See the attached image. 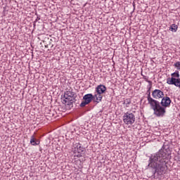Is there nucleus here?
Listing matches in <instances>:
<instances>
[{
    "mask_svg": "<svg viewBox=\"0 0 180 180\" xmlns=\"http://www.w3.org/2000/svg\"><path fill=\"white\" fill-rule=\"evenodd\" d=\"M169 160V153L165 150H160L154 156L150 158L148 167L154 168L158 175H164L168 169L167 164Z\"/></svg>",
    "mask_w": 180,
    "mask_h": 180,
    "instance_id": "f257e3e1",
    "label": "nucleus"
},
{
    "mask_svg": "<svg viewBox=\"0 0 180 180\" xmlns=\"http://www.w3.org/2000/svg\"><path fill=\"white\" fill-rule=\"evenodd\" d=\"M171 98L168 96H163L161 102L153 98L150 94L148 97V103L153 110V114L157 117H164L167 113V108L171 106Z\"/></svg>",
    "mask_w": 180,
    "mask_h": 180,
    "instance_id": "f03ea898",
    "label": "nucleus"
},
{
    "mask_svg": "<svg viewBox=\"0 0 180 180\" xmlns=\"http://www.w3.org/2000/svg\"><path fill=\"white\" fill-rule=\"evenodd\" d=\"M64 98L65 100L63 101V102H65V105L71 106L74 101H75V92H74L72 88H69L66 89L64 94Z\"/></svg>",
    "mask_w": 180,
    "mask_h": 180,
    "instance_id": "7ed1b4c3",
    "label": "nucleus"
},
{
    "mask_svg": "<svg viewBox=\"0 0 180 180\" xmlns=\"http://www.w3.org/2000/svg\"><path fill=\"white\" fill-rule=\"evenodd\" d=\"M172 78L167 79V84L169 85H174L175 86H180V79H179V72L176 71L172 75Z\"/></svg>",
    "mask_w": 180,
    "mask_h": 180,
    "instance_id": "20e7f679",
    "label": "nucleus"
},
{
    "mask_svg": "<svg viewBox=\"0 0 180 180\" xmlns=\"http://www.w3.org/2000/svg\"><path fill=\"white\" fill-rule=\"evenodd\" d=\"M123 122L125 124H133L136 122V116L131 112H126L123 115Z\"/></svg>",
    "mask_w": 180,
    "mask_h": 180,
    "instance_id": "39448f33",
    "label": "nucleus"
},
{
    "mask_svg": "<svg viewBox=\"0 0 180 180\" xmlns=\"http://www.w3.org/2000/svg\"><path fill=\"white\" fill-rule=\"evenodd\" d=\"M83 100L84 101L80 104L82 108L86 106V105H89V103L94 101V95H92V94H86L84 96Z\"/></svg>",
    "mask_w": 180,
    "mask_h": 180,
    "instance_id": "423d86ee",
    "label": "nucleus"
},
{
    "mask_svg": "<svg viewBox=\"0 0 180 180\" xmlns=\"http://www.w3.org/2000/svg\"><path fill=\"white\" fill-rule=\"evenodd\" d=\"M152 96L153 99H162L164 96V91L160 89H155L152 91Z\"/></svg>",
    "mask_w": 180,
    "mask_h": 180,
    "instance_id": "0eeeda50",
    "label": "nucleus"
},
{
    "mask_svg": "<svg viewBox=\"0 0 180 180\" xmlns=\"http://www.w3.org/2000/svg\"><path fill=\"white\" fill-rule=\"evenodd\" d=\"M106 92V86L103 84H100L96 88V94H103Z\"/></svg>",
    "mask_w": 180,
    "mask_h": 180,
    "instance_id": "6e6552de",
    "label": "nucleus"
},
{
    "mask_svg": "<svg viewBox=\"0 0 180 180\" xmlns=\"http://www.w3.org/2000/svg\"><path fill=\"white\" fill-rule=\"evenodd\" d=\"M30 144L32 146H39L40 144V141L36 139V133L31 136Z\"/></svg>",
    "mask_w": 180,
    "mask_h": 180,
    "instance_id": "1a4fd4ad",
    "label": "nucleus"
},
{
    "mask_svg": "<svg viewBox=\"0 0 180 180\" xmlns=\"http://www.w3.org/2000/svg\"><path fill=\"white\" fill-rule=\"evenodd\" d=\"M94 96V99H96V102L97 103H99L102 101V98H103V96L102 94L96 93Z\"/></svg>",
    "mask_w": 180,
    "mask_h": 180,
    "instance_id": "9d476101",
    "label": "nucleus"
},
{
    "mask_svg": "<svg viewBox=\"0 0 180 180\" xmlns=\"http://www.w3.org/2000/svg\"><path fill=\"white\" fill-rule=\"evenodd\" d=\"M130 103H131V100L130 98H127L124 101V105H125L127 108H129Z\"/></svg>",
    "mask_w": 180,
    "mask_h": 180,
    "instance_id": "9b49d317",
    "label": "nucleus"
},
{
    "mask_svg": "<svg viewBox=\"0 0 180 180\" xmlns=\"http://www.w3.org/2000/svg\"><path fill=\"white\" fill-rule=\"evenodd\" d=\"M172 32H176L178 30V25L172 24L170 27Z\"/></svg>",
    "mask_w": 180,
    "mask_h": 180,
    "instance_id": "f8f14e48",
    "label": "nucleus"
},
{
    "mask_svg": "<svg viewBox=\"0 0 180 180\" xmlns=\"http://www.w3.org/2000/svg\"><path fill=\"white\" fill-rule=\"evenodd\" d=\"M143 78L144 80L146 81V82H148V84H150V85H151L152 82H151V81L148 80V77L143 75Z\"/></svg>",
    "mask_w": 180,
    "mask_h": 180,
    "instance_id": "ddd939ff",
    "label": "nucleus"
},
{
    "mask_svg": "<svg viewBox=\"0 0 180 180\" xmlns=\"http://www.w3.org/2000/svg\"><path fill=\"white\" fill-rule=\"evenodd\" d=\"M83 153H84V150H82V153H80L79 150H77V154L76 155L77 157H78L79 158L82 157Z\"/></svg>",
    "mask_w": 180,
    "mask_h": 180,
    "instance_id": "4468645a",
    "label": "nucleus"
},
{
    "mask_svg": "<svg viewBox=\"0 0 180 180\" xmlns=\"http://www.w3.org/2000/svg\"><path fill=\"white\" fill-rule=\"evenodd\" d=\"M174 67L177 69V70H180V62L178 61L174 64Z\"/></svg>",
    "mask_w": 180,
    "mask_h": 180,
    "instance_id": "2eb2a0df",
    "label": "nucleus"
},
{
    "mask_svg": "<svg viewBox=\"0 0 180 180\" xmlns=\"http://www.w3.org/2000/svg\"><path fill=\"white\" fill-rule=\"evenodd\" d=\"M150 91H151V87H149V89H148V91H147V93H148L147 100H148V96L150 95V96H151V92H150Z\"/></svg>",
    "mask_w": 180,
    "mask_h": 180,
    "instance_id": "dca6fc26",
    "label": "nucleus"
}]
</instances>
